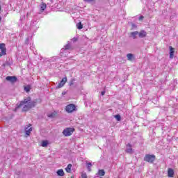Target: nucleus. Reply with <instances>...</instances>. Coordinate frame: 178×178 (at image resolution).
Returning <instances> with one entry per match:
<instances>
[{
  "instance_id": "nucleus-1",
  "label": "nucleus",
  "mask_w": 178,
  "mask_h": 178,
  "mask_svg": "<svg viewBox=\"0 0 178 178\" xmlns=\"http://www.w3.org/2000/svg\"><path fill=\"white\" fill-rule=\"evenodd\" d=\"M36 104V102H31V97H28L24 99V100L20 102L17 108H22V106H23L22 111L27 112V111H30V109L34 108Z\"/></svg>"
},
{
  "instance_id": "nucleus-2",
  "label": "nucleus",
  "mask_w": 178,
  "mask_h": 178,
  "mask_svg": "<svg viewBox=\"0 0 178 178\" xmlns=\"http://www.w3.org/2000/svg\"><path fill=\"white\" fill-rule=\"evenodd\" d=\"M156 156L154 154H145L144 157L145 162H148L149 163H154L156 159Z\"/></svg>"
},
{
  "instance_id": "nucleus-3",
  "label": "nucleus",
  "mask_w": 178,
  "mask_h": 178,
  "mask_svg": "<svg viewBox=\"0 0 178 178\" xmlns=\"http://www.w3.org/2000/svg\"><path fill=\"white\" fill-rule=\"evenodd\" d=\"M74 133V128H66L63 130V134L65 137H69Z\"/></svg>"
},
{
  "instance_id": "nucleus-4",
  "label": "nucleus",
  "mask_w": 178,
  "mask_h": 178,
  "mask_svg": "<svg viewBox=\"0 0 178 178\" xmlns=\"http://www.w3.org/2000/svg\"><path fill=\"white\" fill-rule=\"evenodd\" d=\"M65 111L66 112H67V113H73V112L76 111V105L73 104L67 105L65 108Z\"/></svg>"
},
{
  "instance_id": "nucleus-5",
  "label": "nucleus",
  "mask_w": 178,
  "mask_h": 178,
  "mask_svg": "<svg viewBox=\"0 0 178 178\" xmlns=\"http://www.w3.org/2000/svg\"><path fill=\"white\" fill-rule=\"evenodd\" d=\"M0 49L1 52L0 53V58L6 55V46L4 43L0 44Z\"/></svg>"
},
{
  "instance_id": "nucleus-6",
  "label": "nucleus",
  "mask_w": 178,
  "mask_h": 178,
  "mask_svg": "<svg viewBox=\"0 0 178 178\" xmlns=\"http://www.w3.org/2000/svg\"><path fill=\"white\" fill-rule=\"evenodd\" d=\"M26 136H30L31 131H33V127H31V124H29L27 127L24 128Z\"/></svg>"
},
{
  "instance_id": "nucleus-7",
  "label": "nucleus",
  "mask_w": 178,
  "mask_h": 178,
  "mask_svg": "<svg viewBox=\"0 0 178 178\" xmlns=\"http://www.w3.org/2000/svg\"><path fill=\"white\" fill-rule=\"evenodd\" d=\"M67 81V78L66 77L63 78L60 82L58 83L57 88H62V87H63V86L66 84Z\"/></svg>"
},
{
  "instance_id": "nucleus-8",
  "label": "nucleus",
  "mask_w": 178,
  "mask_h": 178,
  "mask_svg": "<svg viewBox=\"0 0 178 178\" xmlns=\"http://www.w3.org/2000/svg\"><path fill=\"white\" fill-rule=\"evenodd\" d=\"M6 80H7V81H10V83H16V81H17V77L8 76H6Z\"/></svg>"
},
{
  "instance_id": "nucleus-9",
  "label": "nucleus",
  "mask_w": 178,
  "mask_h": 178,
  "mask_svg": "<svg viewBox=\"0 0 178 178\" xmlns=\"http://www.w3.org/2000/svg\"><path fill=\"white\" fill-rule=\"evenodd\" d=\"M126 152L127 154H133V148H131V144L128 143L127 145Z\"/></svg>"
},
{
  "instance_id": "nucleus-10",
  "label": "nucleus",
  "mask_w": 178,
  "mask_h": 178,
  "mask_svg": "<svg viewBox=\"0 0 178 178\" xmlns=\"http://www.w3.org/2000/svg\"><path fill=\"white\" fill-rule=\"evenodd\" d=\"M168 177H173L175 176V170L172 168L168 169Z\"/></svg>"
},
{
  "instance_id": "nucleus-11",
  "label": "nucleus",
  "mask_w": 178,
  "mask_h": 178,
  "mask_svg": "<svg viewBox=\"0 0 178 178\" xmlns=\"http://www.w3.org/2000/svg\"><path fill=\"white\" fill-rule=\"evenodd\" d=\"M140 38H144L147 37V32L144 30L140 31L139 33H138Z\"/></svg>"
},
{
  "instance_id": "nucleus-12",
  "label": "nucleus",
  "mask_w": 178,
  "mask_h": 178,
  "mask_svg": "<svg viewBox=\"0 0 178 178\" xmlns=\"http://www.w3.org/2000/svg\"><path fill=\"white\" fill-rule=\"evenodd\" d=\"M173 56H175V48L172 46H170V59H173Z\"/></svg>"
},
{
  "instance_id": "nucleus-13",
  "label": "nucleus",
  "mask_w": 178,
  "mask_h": 178,
  "mask_svg": "<svg viewBox=\"0 0 178 178\" xmlns=\"http://www.w3.org/2000/svg\"><path fill=\"white\" fill-rule=\"evenodd\" d=\"M58 176L63 177L65 176V172L63 171V169H59L57 171Z\"/></svg>"
},
{
  "instance_id": "nucleus-14",
  "label": "nucleus",
  "mask_w": 178,
  "mask_h": 178,
  "mask_svg": "<svg viewBox=\"0 0 178 178\" xmlns=\"http://www.w3.org/2000/svg\"><path fill=\"white\" fill-rule=\"evenodd\" d=\"M67 173H72V164H68L65 168Z\"/></svg>"
},
{
  "instance_id": "nucleus-15",
  "label": "nucleus",
  "mask_w": 178,
  "mask_h": 178,
  "mask_svg": "<svg viewBox=\"0 0 178 178\" xmlns=\"http://www.w3.org/2000/svg\"><path fill=\"white\" fill-rule=\"evenodd\" d=\"M127 58L128 59V60H133V59H134V56L132 54H127Z\"/></svg>"
},
{
  "instance_id": "nucleus-16",
  "label": "nucleus",
  "mask_w": 178,
  "mask_h": 178,
  "mask_svg": "<svg viewBox=\"0 0 178 178\" xmlns=\"http://www.w3.org/2000/svg\"><path fill=\"white\" fill-rule=\"evenodd\" d=\"M40 9L42 12H44L47 9V4L45 3H42L40 6Z\"/></svg>"
},
{
  "instance_id": "nucleus-17",
  "label": "nucleus",
  "mask_w": 178,
  "mask_h": 178,
  "mask_svg": "<svg viewBox=\"0 0 178 178\" xmlns=\"http://www.w3.org/2000/svg\"><path fill=\"white\" fill-rule=\"evenodd\" d=\"M48 144H49L48 140H42V141L41 142V145H42V147H48Z\"/></svg>"
},
{
  "instance_id": "nucleus-18",
  "label": "nucleus",
  "mask_w": 178,
  "mask_h": 178,
  "mask_svg": "<svg viewBox=\"0 0 178 178\" xmlns=\"http://www.w3.org/2000/svg\"><path fill=\"white\" fill-rule=\"evenodd\" d=\"M99 176H105V170H99L98 171Z\"/></svg>"
},
{
  "instance_id": "nucleus-19",
  "label": "nucleus",
  "mask_w": 178,
  "mask_h": 178,
  "mask_svg": "<svg viewBox=\"0 0 178 178\" xmlns=\"http://www.w3.org/2000/svg\"><path fill=\"white\" fill-rule=\"evenodd\" d=\"M114 118L118 120V122H120L122 120V117H120V115L119 114L115 115Z\"/></svg>"
},
{
  "instance_id": "nucleus-20",
  "label": "nucleus",
  "mask_w": 178,
  "mask_h": 178,
  "mask_svg": "<svg viewBox=\"0 0 178 178\" xmlns=\"http://www.w3.org/2000/svg\"><path fill=\"white\" fill-rule=\"evenodd\" d=\"M76 27L79 30H81V29H83V24H81V22L76 24Z\"/></svg>"
},
{
  "instance_id": "nucleus-21",
  "label": "nucleus",
  "mask_w": 178,
  "mask_h": 178,
  "mask_svg": "<svg viewBox=\"0 0 178 178\" xmlns=\"http://www.w3.org/2000/svg\"><path fill=\"white\" fill-rule=\"evenodd\" d=\"M137 34H138V31L131 33V35H132L133 38H134V39L137 38V37H136Z\"/></svg>"
},
{
  "instance_id": "nucleus-22",
  "label": "nucleus",
  "mask_w": 178,
  "mask_h": 178,
  "mask_svg": "<svg viewBox=\"0 0 178 178\" xmlns=\"http://www.w3.org/2000/svg\"><path fill=\"white\" fill-rule=\"evenodd\" d=\"M92 166V164H91V163H87V168H88V170H89V172H91V167Z\"/></svg>"
},
{
  "instance_id": "nucleus-23",
  "label": "nucleus",
  "mask_w": 178,
  "mask_h": 178,
  "mask_svg": "<svg viewBox=\"0 0 178 178\" xmlns=\"http://www.w3.org/2000/svg\"><path fill=\"white\" fill-rule=\"evenodd\" d=\"M31 89V88H30V86H25V87H24V90H25V91H26V92H29V91H30Z\"/></svg>"
},
{
  "instance_id": "nucleus-24",
  "label": "nucleus",
  "mask_w": 178,
  "mask_h": 178,
  "mask_svg": "<svg viewBox=\"0 0 178 178\" xmlns=\"http://www.w3.org/2000/svg\"><path fill=\"white\" fill-rule=\"evenodd\" d=\"M72 48V46L70 45V44H67L65 46V49H70Z\"/></svg>"
},
{
  "instance_id": "nucleus-25",
  "label": "nucleus",
  "mask_w": 178,
  "mask_h": 178,
  "mask_svg": "<svg viewBox=\"0 0 178 178\" xmlns=\"http://www.w3.org/2000/svg\"><path fill=\"white\" fill-rule=\"evenodd\" d=\"M56 113H52L50 115H48L49 118H55Z\"/></svg>"
},
{
  "instance_id": "nucleus-26",
  "label": "nucleus",
  "mask_w": 178,
  "mask_h": 178,
  "mask_svg": "<svg viewBox=\"0 0 178 178\" xmlns=\"http://www.w3.org/2000/svg\"><path fill=\"white\" fill-rule=\"evenodd\" d=\"M81 177L82 178H87V174H82Z\"/></svg>"
},
{
  "instance_id": "nucleus-27",
  "label": "nucleus",
  "mask_w": 178,
  "mask_h": 178,
  "mask_svg": "<svg viewBox=\"0 0 178 178\" xmlns=\"http://www.w3.org/2000/svg\"><path fill=\"white\" fill-rule=\"evenodd\" d=\"M144 19V16H140V17H139V20H143Z\"/></svg>"
},
{
  "instance_id": "nucleus-28",
  "label": "nucleus",
  "mask_w": 178,
  "mask_h": 178,
  "mask_svg": "<svg viewBox=\"0 0 178 178\" xmlns=\"http://www.w3.org/2000/svg\"><path fill=\"white\" fill-rule=\"evenodd\" d=\"M73 41H74V42H76V41H77V38H74Z\"/></svg>"
},
{
  "instance_id": "nucleus-29",
  "label": "nucleus",
  "mask_w": 178,
  "mask_h": 178,
  "mask_svg": "<svg viewBox=\"0 0 178 178\" xmlns=\"http://www.w3.org/2000/svg\"><path fill=\"white\" fill-rule=\"evenodd\" d=\"M85 1V2H91L92 1H94V0H83Z\"/></svg>"
},
{
  "instance_id": "nucleus-30",
  "label": "nucleus",
  "mask_w": 178,
  "mask_h": 178,
  "mask_svg": "<svg viewBox=\"0 0 178 178\" xmlns=\"http://www.w3.org/2000/svg\"><path fill=\"white\" fill-rule=\"evenodd\" d=\"M102 95H105V90L102 92Z\"/></svg>"
},
{
  "instance_id": "nucleus-31",
  "label": "nucleus",
  "mask_w": 178,
  "mask_h": 178,
  "mask_svg": "<svg viewBox=\"0 0 178 178\" xmlns=\"http://www.w3.org/2000/svg\"><path fill=\"white\" fill-rule=\"evenodd\" d=\"M74 83L73 81H71V83H70V86H73Z\"/></svg>"
},
{
  "instance_id": "nucleus-32",
  "label": "nucleus",
  "mask_w": 178,
  "mask_h": 178,
  "mask_svg": "<svg viewBox=\"0 0 178 178\" xmlns=\"http://www.w3.org/2000/svg\"><path fill=\"white\" fill-rule=\"evenodd\" d=\"M71 178H74V177L72 176Z\"/></svg>"
},
{
  "instance_id": "nucleus-33",
  "label": "nucleus",
  "mask_w": 178,
  "mask_h": 178,
  "mask_svg": "<svg viewBox=\"0 0 178 178\" xmlns=\"http://www.w3.org/2000/svg\"><path fill=\"white\" fill-rule=\"evenodd\" d=\"M0 12H1V5H0Z\"/></svg>"
}]
</instances>
